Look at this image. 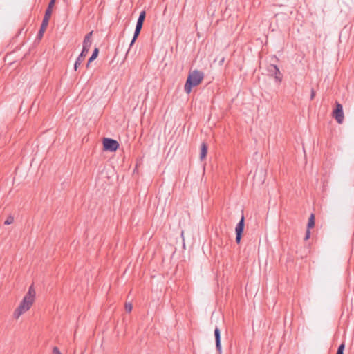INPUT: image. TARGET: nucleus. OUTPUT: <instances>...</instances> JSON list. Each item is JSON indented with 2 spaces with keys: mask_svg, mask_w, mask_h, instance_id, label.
Segmentation results:
<instances>
[{
  "mask_svg": "<svg viewBox=\"0 0 354 354\" xmlns=\"http://www.w3.org/2000/svg\"><path fill=\"white\" fill-rule=\"evenodd\" d=\"M14 222V218L11 216H8L7 219L5 221V225H10Z\"/></svg>",
  "mask_w": 354,
  "mask_h": 354,
  "instance_id": "nucleus-17",
  "label": "nucleus"
},
{
  "mask_svg": "<svg viewBox=\"0 0 354 354\" xmlns=\"http://www.w3.org/2000/svg\"><path fill=\"white\" fill-rule=\"evenodd\" d=\"M272 76L274 77L275 81L278 83H281V82L282 81L283 76L279 69L278 72H274Z\"/></svg>",
  "mask_w": 354,
  "mask_h": 354,
  "instance_id": "nucleus-12",
  "label": "nucleus"
},
{
  "mask_svg": "<svg viewBox=\"0 0 354 354\" xmlns=\"http://www.w3.org/2000/svg\"><path fill=\"white\" fill-rule=\"evenodd\" d=\"M333 117L336 120L338 124H342L344 120V115L342 105L338 102H335V108L332 112Z\"/></svg>",
  "mask_w": 354,
  "mask_h": 354,
  "instance_id": "nucleus-4",
  "label": "nucleus"
},
{
  "mask_svg": "<svg viewBox=\"0 0 354 354\" xmlns=\"http://www.w3.org/2000/svg\"><path fill=\"white\" fill-rule=\"evenodd\" d=\"M142 26H143V23L142 22H140V21H137L136 26H138V27L142 28Z\"/></svg>",
  "mask_w": 354,
  "mask_h": 354,
  "instance_id": "nucleus-25",
  "label": "nucleus"
},
{
  "mask_svg": "<svg viewBox=\"0 0 354 354\" xmlns=\"http://www.w3.org/2000/svg\"><path fill=\"white\" fill-rule=\"evenodd\" d=\"M119 146L118 141L113 139L106 138L103 140V147L105 151H115Z\"/></svg>",
  "mask_w": 354,
  "mask_h": 354,
  "instance_id": "nucleus-5",
  "label": "nucleus"
},
{
  "mask_svg": "<svg viewBox=\"0 0 354 354\" xmlns=\"http://www.w3.org/2000/svg\"><path fill=\"white\" fill-rule=\"evenodd\" d=\"M315 225V216L314 214H312L308 219V229L313 227Z\"/></svg>",
  "mask_w": 354,
  "mask_h": 354,
  "instance_id": "nucleus-14",
  "label": "nucleus"
},
{
  "mask_svg": "<svg viewBox=\"0 0 354 354\" xmlns=\"http://www.w3.org/2000/svg\"><path fill=\"white\" fill-rule=\"evenodd\" d=\"M336 354H344V353H342V352H341V351H337V353H336Z\"/></svg>",
  "mask_w": 354,
  "mask_h": 354,
  "instance_id": "nucleus-28",
  "label": "nucleus"
},
{
  "mask_svg": "<svg viewBox=\"0 0 354 354\" xmlns=\"http://www.w3.org/2000/svg\"><path fill=\"white\" fill-rule=\"evenodd\" d=\"M93 32H90L89 33L86 34L84 37V41H83V47L82 50L78 57L77 58L75 64H74V68L75 70H77L79 66L81 65V64L84 60L86 56L87 55L89 49L91 46V36H92Z\"/></svg>",
  "mask_w": 354,
  "mask_h": 354,
  "instance_id": "nucleus-3",
  "label": "nucleus"
},
{
  "mask_svg": "<svg viewBox=\"0 0 354 354\" xmlns=\"http://www.w3.org/2000/svg\"><path fill=\"white\" fill-rule=\"evenodd\" d=\"M48 21H45L42 20V23L41 24V27H40V29H39L38 35H37L38 38L40 39L43 37L44 32H45V30L48 26Z\"/></svg>",
  "mask_w": 354,
  "mask_h": 354,
  "instance_id": "nucleus-8",
  "label": "nucleus"
},
{
  "mask_svg": "<svg viewBox=\"0 0 354 354\" xmlns=\"http://www.w3.org/2000/svg\"><path fill=\"white\" fill-rule=\"evenodd\" d=\"M145 17H146V12H145V10H142L139 15L138 21L144 23Z\"/></svg>",
  "mask_w": 354,
  "mask_h": 354,
  "instance_id": "nucleus-15",
  "label": "nucleus"
},
{
  "mask_svg": "<svg viewBox=\"0 0 354 354\" xmlns=\"http://www.w3.org/2000/svg\"><path fill=\"white\" fill-rule=\"evenodd\" d=\"M214 336L216 342V349L218 354H221V332L220 329L217 326H216L214 330Z\"/></svg>",
  "mask_w": 354,
  "mask_h": 354,
  "instance_id": "nucleus-7",
  "label": "nucleus"
},
{
  "mask_svg": "<svg viewBox=\"0 0 354 354\" xmlns=\"http://www.w3.org/2000/svg\"><path fill=\"white\" fill-rule=\"evenodd\" d=\"M55 2V0H50V1L48 3V6L47 8H50V9L52 10L53 6H54Z\"/></svg>",
  "mask_w": 354,
  "mask_h": 354,
  "instance_id": "nucleus-22",
  "label": "nucleus"
},
{
  "mask_svg": "<svg viewBox=\"0 0 354 354\" xmlns=\"http://www.w3.org/2000/svg\"><path fill=\"white\" fill-rule=\"evenodd\" d=\"M53 354H62V353L60 352L59 348L55 346L53 348Z\"/></svg>",
  "mask_w": 354,
  "mask_h": 354,
  "instance_id": "nucleus-21",
  "label": "nucleus"
},
{
  "mask_svg": "<svg viewBox=\"0 0 354 354\" xmlns=\"http://www.w3.org/2000/svg\"><path fill=\"white\" fill-rule=\"evenodd\" d=\"M141 29H142V28L138 27V26H136V29H135V30H136V31H139V32H140Z\"/></svg>",
  "mask_w": 354,
  "mask_h": 354,
  "instance_id": "nucleus-27",
  "label": "nucleus"
},
{
  "mask_svg": "<svg viewBox=\"0 0 354 354\" xmlns=\"http://www.w3.org/2000/svg\"><path fill=\"white\" fill-rule=\"evenodd\" d=\"M204 73L200 71L194 70L190 72L185 82L184 90L187 93H189L192 88L198 86L203 80Z\"/></svg>",
  "mask_w": 354,
  "mask_h": 354,
  "instance_id": "nucleus-2",
  "label": "nucleus"
},
{
  "mask_svg": "<svg viewBox=\"0 0 354 354\" xmlns=\"http://www.w3.org/2000/svg\"><path fill=\"white\" fill-rule=\"evenodd\" d=\"M315 96V91L313 88L310 91V100H313Z\"/></svg>",
  "mask_w": 354,
  "mask_h": 354,
  "instance_id": "nucleus-24",
  "label": "nucleus"
},
{
  "mask_svg": "<svg viewBox=\"0 0 354 354\" xmlns=\"http://www.w3.org/2000/svg\"><path fill=\"white\" fill-rule=\"evenodd\" d=\"M98 53H99V50L97 48H95L94 50H93V52L92 53V55L90 57V58L88 59V61L86 64V68H88L89 66V64L91 62H93L94 59H96V57H97L98 55Z\"/></svg>",
  "mask_w": 354,
  "mask_h": 354,
  "instance_id": "nucleus-10",
  "label": "nucleus"
},
{
  "mask_svg": "<svg viewBox=\"0 0 354 354\" xmlns=\"http://www.w3.org/2000/svg\"><path fill=\"white\" fill-rule=\"evenodd\" d=\"M344 348H345V344H344V343H342L339 346L337 351L344 353Z\"/></svg>",
  "mask_w": 354,
  "mask_h": 354,
  "instance_id": "nucleus-19",
  "label": "nucleus"
},
{
  "mask_svg": "<svg viewBox=\"0 0 354 354\" xmlns=\"http://www.w3.org/2000/svg\"><path fill=\"white\" fill-rule=\"evenodd\" d=\"M267 70L269 75H272L274 72L279 71V68L274 64H270L268 66Z\"/></svg>",
  "mask_w": 354,
  "mask_h": 354,
  "instance_id": "nucleus-11",
  "label": "nucleus"
},
{
  "mask_svg": "<svg viewBox=\"0 0 354 354\" xmlns=\"http://www.w3.org/2000/svg\"><path fill=\"white\" fill-rule=\"evenodd\" d=\"M53 354H62V353L60 352L59 348L55 346L53 348Z\"/></svg>",
  "mask_w": 354,
  "mask_h": 354,
  "instance_id": "nucleus-20",
  "label": "nucleus"
},
{
  "mask_svg": "<svg viewBox=\"0 0 354 354\" xmlns=\"http://www.w3.org/2000/svg\"><path fill=\"white\" fill-rule=\"evenodd\" d=\"M244 226H245V218L243 214L241 216V220L237 223L235 232H236V243H240L241 239L242 237V234L244 230Z\"/></svg>",
  "mask_w": 354,
  "mask_h": 354,
  "instance_id": "nucleus-6",
  "label": "nucleus"
},
{
  "mask_svg": "<svg viewBox=\"0 0 354 354\" xmlns=\"http://www.w3.org/2000/svg\"><path fill=\"white\" fill-rule=\"evenodd\" d=\"M35 295V290L33 285H31L28 288V292L24 297L20 304L14 312L13 315L15 318L18 319L22 314L28 311L31 308L34 303Z\"/></svg>",
  "mask_w": 354,
  "mask_h": 354,
  "instance_id": "nucleus-1",
  "label": "nucleus"
},
{
  "mask_svg": "<svg viewBox=\"0 0 354 354\" xmlns=\"http://www.w3.org/2000/svg\"><path fill=\"white\" fill-rule=\"evenodd\" d=\"M224 61H225V57H223L220 59V61H219V64H220L221 65H222V64H223Z\"/></svg>",
  "mask_w": 354,
  "mask_h": 354,
  "instance_id": "nucleus-26",
  "label": "nucleus"
},
{
  "mask_svg": "<svg viewBox=\"0 0 354 354\" xmlns=\"http://www.w3.org/2000/svg\"><path fill=\"white\" fill-rule=\"evenodd\" d=\"M140 32L139 31H136L135 30L134 31V35H133V39L131 41V44H130V47H131L133 46V44L135 43V41H136L138 37L140 35Z\"/></svg>",
  "mask_w": 354,
  "mask_h": 354,
  "instance_id": "nucleus-16",
  "label": "nucleus"
},
{
  "mask_svg": "<svg viewBox=\"0 0 354 354\" xmlns=\"http://www.w3.org/2000/svg\"><path fill=\"white\" fill-rule=\"evenodd\" d=\"M51 15H52V10L50 9V8H47L46 10V12H45V15H44V17L43 18V21H49V19L51 17Z\"/></svg>",
  "mask_w": 354,
  "mask_h": 354,
  "instance_id": "nucleus-13",
  "label": "nucleus"
},
{
  "mask_svg": "<svg viewBox=\"0 0 354 354\" xmlns=\"http://www.w3.org/2000/svg\"><path fill=\"white\" fill-rule=\"evenodd\" d=\"M132 304L131 303L125 304V310L127 312L130 313L132 310Z\"/></svg>",
  "mask_w": 354,
  "mask_h": 354,
  "instance_id": "nucleus-18",
  "label": "nucleus"
},
{
  "mask_svg": "<svg viewBox=\"0 0 354 354\" xmlns=\"http://www.w3.org/2000/svg\"><path fill=\"white\" fill-rule=\"evenodd\" d=\"M207 153V145L203 142L201 145V153H200V158L203 160L205 158Z\"/></svg>",
  "mask_w": 354,
  "mask_h": 354,
  "instance_id": "nucleus-9",
  "label": "nucleus"
},
{
  "mask_svg": "<svg viewBox=\"0 0 354 354\" xmlns=\"http://www.w3.org/2000/svg\"><path fill=\"white\" fill-rule=\"evenodd\" d=\"M310 230L309 229H307L306 232V235H305V237H304V240H308L310 237Z\"/></svg>",
  "mask_w": 354,
  "mask_h": 354,
  "instance_id": "nucleus-23",
  "label": "nucleus"
}]
</instances>
